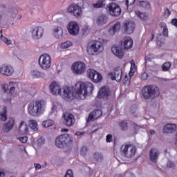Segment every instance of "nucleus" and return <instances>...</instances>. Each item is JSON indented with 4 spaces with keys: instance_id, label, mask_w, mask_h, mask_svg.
I'll use <instances>...</instances> for the list:
<instances>
[{
    "instance_id": "nucleus-49",
    "label": "nucleus",
    "mask_w": 177,
    "mask_h": 177,
    "mask_svg": "<svg viewBox=\"0 0 177 177\" xmlns=\"http://www.w3.org/2000/svg\"><path fill=\"white\" fill-rule=\"evenodd\" d=\"M37 143H38L39 146H42V145H44V143H45V138H44V137H41L40 138H39L37 140Z\"/></svg>"
},
{
    "instance_id": "nucleus-27",
    "label": "nucleus",
    "mask_w": 177,
    "mask_h": 177,
    "mask_svg": "<svg viewBox=\"0 0 177 177\" xmlns=\"http://www.w3.org/2000/svg\"><path fill=\"white\" fill-rule=\"evenodd\" d=\"M31 75L33 78H45L46 75L44 72H41L37 69L32 70Z\"/></svg>"
},
{
    "instance_id": "nucleus-2",
    "label": "nucleus",
    "mask_w": 177,
    "mask_h": 177,
    "mask_svg": "<svg viewBox=\"0 0 177 177\" xmlns=\"http://www.w3.org/2000/svg\"><path fill=\"white\" fill-rule=\"evenodd\" d=\"M46 102L43 100H37L30 102L28 106V113L32 117H39L45 113Z\"/></svg>"
},
{
    "instance_id": "nucleus-38",
    "label": "nucleus",
    "mask_w": 177,
    "mask_h": 177,
    "mask_svg": "<svg viewBox=\"0 0 177 177\" xmlns=\"http://www.w3.org/2000/svg\"><path fill=\"white\" fill-rule=\"evenodd\" d=\"M119 126L122 131H127V129H128V122H127L126 121L121 122L119 124Z\"/></svg>"
},
{
    "instance_id": "nucleus-61",
    "label": "nucleus",
    "mask_w": 177,
    "mask_h": 177,
    "mask_svg": "<svg viewBox=\"0 0 177 177\" xmlns=\"http://www.w3.org/2000/svg\"><path fill=\"white\" fill-rule=\"evenodd\" d=\"M10 15H11L12 17H16V11L15 12H10Z\"/></svg>"
},
{
    "instance_id": "nucleus-32",
    "label": "nucleus",
    "mask_w": 177,
    "mask_h": 177,
    "mask_svg": "<svg viewBox=\"0 0 177 177\" xmlns=\"http://www.w3.org/2000/svg\"><path fill=\"white\" fill-rule=\"evenodd\" d=\"M29 127L31 128V129L35 131V132L38 131V123H37L36 120H29Z\"/></svg>"
},
{
    "instance_id": "nucleus-11",
    "label": "nucleus",
    "mask_w": 177,
    "mask_h": 177,
    "mask_svg": "<svg viewBox=\"0 0 177 177\" xmlns=\"http://www.w3.org/2000/svg\"><path fill=\"white\" fill-rule=\"evenodd\" d=\"M109 77L113 81L120 82L122 80V69L120 67L115 68L113 73L111 72L109 73Z\"/></svg>"
},
{
    "instance_id": "nucleus-55",
    "label": "nucleus",
    "mask_w": 177,
    "mask_h": 177,
    "mask_svg": "<svg viewBox=\"0 0 177 177\" xmlns=\"http://www.w3.org/2000/svg\"><path fill=\"white\" fill-rule=\"evenodd\" d=\"M34 167H35L36 171H38V169H41V166L39 163H35Z\"/></svg>"
},
{
    "instance_id": "nucleus-39",
    "label": "nucleus",
    "mask_w": 177,
    "mask_h": 177,
    "mask_svg": "<svg viewBox=\"0 0 177 177\" xmlns=\"http://www.w3.org/2000/svg\"><path fill=\"white\" fill-rule=\"evenodd\" d=\"M171 62H165L162 66V71H168V70H169V68H171Z\"/></svg>"
},
{
    "instance_id": "nucleus-62",
    "label": "nucleus",
    "mask_w": 177,
    "mask_h": 177,
    "mask_svg": "<svg viewBox=\"0 0 177 177\" xmlns=\"http://www.w3.org/2000/svg\"><path fill=\"white\" fill-rule=\"evenodd\" d=\"M165 15H167V16H169L171 15V11L169 10V9L166 10Z\"/></svg>"
},
{
    "instance_id": "nucleus-57",
    "label": "nucleus",
    "mask_w": 177,
    "mask_h": 177,
    "mask_svg": "<svg viewBox=\"0 0 177 177\" xmlns=\"http://www.w3.org/2000/svg\"><path fill=\"white\" fill-rule=\"evenodd\" d=\"M159 26L161 28H163V29L167 28V24L164 22L160 23Z\"/></svg>"
},
{
    "instance_id": "nucleus-41",
    "label": "nucleus",
    "mask_w": 177,
    "mask_h": 177,
    "mask_svg": "<svg viewBox=\"0 0 177 177\" xmlns=\"http://www.w3.org/2000/svg\"><path fill=\"white\" fill-rule=\"evenodd\" d=\"M1 39L3 42L6 44V45H12V40L5 37L2 34L1 35Z\"/></svg>"
},
{
    "instance_id": "nucleus-6",
    "label": "nucleus",
    "mask_w": 177,
    "mask_h": 177,
    "mask_svg": "<svg viewBox=\"0 0 177 177\" xmlns=\"http://www.w3.org/2000/svg\"><path fill=\"white\" fill-rule=\"evenodd\" d=\"M73 142V138L68 134H63L58 136L55 140V146L59 149L66 147L67 145H71Z\"/></svg>"
},
{
    "instance_id": "nucleus-51",
    "label": "nucleus",
    "mask_w": 177,
    "mask_h": 177,
    "mask_svg": "<svg viewBox=\"0 0 177 177\" xmlns=\"http://www.w3.org/2000/svg\"><path fill=\"white\" fill-rule=\"evenodd\" d=\"M136 0H126V5L128 8V6H131L135 3Z\"/></svg>"
},
{
    "instance_id": "nucleus-56",
    "label": "nucleus",
    "mask_w": 177,
    "mask_h": 177,
    "mask_svg": "<svg viewBox=\"0 0 177 177\" xmlns=\"http://www.w3.org/2000/svg\"><path fill=\"white\" fill-rule=\"evenodd\" d=\"M162 34L165 37H168V28L163 29Z\"/></svg>"
},
{
    "instance_id": "nucleus-46",
    "label": "nucleus",
    "mask_w": 177,
    "mask_h": 177,
    "mask_svg": "<svg viewBox=\"0 0 177 177\" xmlns=\"http://www.w3.org/2000/svg\"><path fill=\"white\" fill-rule=\"evenodd\" d=\"M106 142L107 143H111V142H113V135H111V134H108V135L106 136Z\"/></svg>"
},
{
    "instance_id": "nucleus-42",
    "label": "nucleus",
    "mask_w": 177,
    "mask_h": 177,
    "mask_svg": "<svg viewBox=\"0 0 177 177\" xmlns=\"http://www.w3.org/2000/svg\"><path fill=\"white\" fill-rule=\"evenodd\" d=\"M86 153H88V147L83 146L80 149V154L81 156H86Z\"/></svg>"
},
{
    "instance_id": "nucleus-47",
    "label": "nucleus",
    "mask_w": 177,
    "mask_h": 177,
    "mask_svg": "<svg viewBox=\"0 0 177 177\" xmlns=\"http://www.w3.org/2000/svg\"><path fill=\"white\" fill-rule=\"evenodd\" d=\"M64 177H74V174L73 173V170L71 169L68 170Z\"/></svg>"
},
{
    "instance_id": "nucleus-34",
    "label": "nucleus",
    "mask_w": 177,
    "mask_h": 177,
    "mask_svg": "<svg viewBox=\"0 0 177 177\" xmlns=\"http://www.w3.org/2000/svg\"><path fill=\"white\" fill-rule=\"evenodd\" d=\"M55 124V122L53 120H47L42 122L41 125L44 128H49V127H52Z\"/></svg>"
},
{
    "instance_id": "nucleus-12",
    "label": "nucleus",
    "mask_w": 177,
    "mask_h": 177,
    "mask_svg": "<svg viewBox=\"0 0 177 177\" xmlns=\"http://www.w3.org/2000/svg\"><path fill=\"white\" fill-rule=\"evenodd\" d=\"M15 73V68L11 65H2L0 66V74L1 75H6V77H10Z\"/></svg>"
},
{
    "instance_id": "nucleus-8",
    "label": "nucleus",
    "mask_w": 177,
    "mask_h": 177,
    "mask_svg": "<svg viewBox=\"0 0 177 177\" xmlns=\"http://www.w3.org/2000/svg\"><path fill=\"white\" fill-rule=\"evenodd\" d=\"M106 12L111 16L117 17L121 15V8L115 3H111L106 7Z\"/></svg>"
},
{
    "instance_id": "nucleus-48",
    "label": "nucleus",
    "mask_w": 177,
    "mask_h": 177,
    "mask_svg": "<svg viewBox=\"0 0 177 177\" xmlns=\"http://www.w3.org/2000/svg\"><path fill=\"white\" fill-rule=\"evenodd\" d=\"M2 88H3V91H4V92L6 93V92H9V89L10 86H9V84H3Z\"/></svg>"
},
{
    "instance_id": "nucleus-4",
    "label": "nucleus",
    "mask_w": 177,
    "mask_h": 177,
    "mask_svg": "<svg viewBox=\"0 0 177 177\" xmlns=\"http://www.w3.org/2000/svg\"><path fill=\"white\" fill-rule=\"evenodd\" d=\"M142 93L146 100L156 99L160 96V88L156 85L145 86L142 90Z\"/></svg>"
},
{
    "instance_id": "nucleus-23",
    "label": "nucleus",
    "mask_w": 177,
    "mask_h": 177,
    "mask_svg": "<svg viewBox=\"0 0 177 177\" xmlns=\"http://www.w3.org/2000/svg\"><path fill=\"white\" fill-rule=\"evenodd\" d=\"M110 95V90L107 87H102L100 89L98 97L100 99H107Z\"/></svg>"
},
{
    "instance_id": "nucleus-33",
    "label": "nucleus",
    "mask_w": 177,
    "mask_h": 177,
    "mask_svg": "<svg viewBox=\"0 0 177 177\" xmlns=\"http://www.w3.org/2000/svg\"><path fill=\"white\" fill-rule=\"evenodd\" d=\"M106 3H104V0H98L96 3L93 4V8L95 9H100V8H104Z\"/></svg>"
},
{
    "instance_id": "nucleus-58",
    "label": "nucleus",
    "mask_w": 177,
    "mask_h": 177,
    "mask_svg": "<svg viewBox=\"0 0 177 177\" xmlns=\"http://www.w3.org/2000/svg\"><path fill=\"white\" fill-rule=\"evenodd\" d=\"M171 24L175 26V27H177V19H173L171 20Z\"/></svg>"
},
{
    "instance_id": "nucleus-53",
    "label": "nucleus",
    "mask_w": 177,
    "mask_h": 177,
    "mask_svg": "<svg viewBox=\"0 0 177 177\" xmlns=\"http://www.w3.org/2000/svg\"><path fill=\"white\" fill-rule=\"evenodd\" d=\"M76 136H78V138H82L84 135H85V132H81V131H77L75 133Z\"/></svg>"
},
{
    "instance_id": "nucleus-44",
    "label": "nucleus",
    "mask_w": 177,
    "mask_h": 177,
    "mask_svg": "<svg viewBox=\"0 0 177 177\" xmlns=\"http://www.w3.org/2000/svg\"><path fill=\"white\" fill-rule=\"evenodd\" d=\"M136 71V65L135 64V61H131V73H135Z\"/></svg>"
},
{
    "instance_id": "nucleus-26",
    "label": "nucleus",
    "mask_w": 177,
    "mask_h": 177,
    "mask_svg": "<svg viewBox=\"0 0 177 177\" xmlns=\"http://www.w3.org/2000/svg\"><path fill=\"white\" fill-rule=\"evenodd\" d=\"M9 86V94L13 97L17 96V91H16V87L17 86V83L16 82H10Z\"/></svg>"
},
{
    "instance_id": "nucleus-3",
    "label": "nucleus",
    "mask_w": 177,
    "mask_h": 177,
    "mask_svg": "<svg viewBox=\"0 0 177 177\" xmlns=\"http://www.w3.org/2000/svg\"><path fill=\"white\" fill-rule=\"evenodd\" d=\"M86 50L88 55L95 56V55H100L104 50V46L100 41L94 40L88 42Z\"/></svg>"
},
{
    "instance_id": "nucleus-20",
    "label": "nucleus",
    "mask_w": 177,
    "mask_h": 177,
    "mask_svg": "<svg viewBox=\"0 0 177 177\" xmlns=\"http://www.w3.org/2000/svg\"><path fill=\"white\" fill-rule=\"evenodd\" d=\"M111 51L113 55H115V56H117V57H118L119 59H122V57H124V51L119 46H112Z\"/></svg>"
},
{
    "instance_id": "nucleus-63",
    "label": "nucleus",
    "mask_w": 177,
    "mask_h": 177,
    "mask_svg": "<svg viewBox=\"0 0 177 177\" xmlns=\"http://www.w3.org/2000/svg\"><path fill=\"white\" fill-rule=\"evenodd\" d=\"M149 133L150 135H154L156 133V131H154V130H150Z\"/></svg>"
},
{
    "instance_id": "nucleus-5",
    "label": "nucleus",
    "mask_w": 177,
    "mask_h": 177,
    "mask_svg": "<svg viewBox=\"0 0 177 177\" xmlns=\"http://www.w3.org/2000/svg\"><path fill=\"white\" fill-rule=\"evenodd\" d=\"M136 151V147L131 144H124L122 145L120 148V153L122 156L126 158H132L133 157H135Z\"/></svg>"
},
{
    "instance_id": "nucleus-17",
    "label": "nucleus",
    "mask_w": 177,
    "mask_h": 177,
    "mask_svg": "<svg viewBox=\"0 0 177 177\" xmlns=\"http://www.w3.org/2000/svg\"><path fill=\"white\" fill-rule=\"evenodd\" d=\"M44 35V28L41 26H37L32 31V36L34 39H39Z\"/></svg>"
},
{
    "instance_id": "nucleus-13",
    "label": "nucleus",
    "mask_w": 177,
    "mask_h": 177,
    "mask_svg": "<svg viewBox=\"0 0 177 177\" xmlns=\"http://www.w3.org/2000/svg\"><path fill=\"white\" fill-rule=\"evenodd\" d=\"M67 29L71 35H77L80 32V26L75 21H71L67 26Z\"/></svg>"
},
{
    "instance_id": "nucleus-15",
    "label": "nucleus",
    "mask_w": 177,
    "mask_h": 177,
    "mask_svg": "<svg viewBox=\"0 0 177 177\" xmlns=\"http://www.w3.org/2000/svg\"><path fill=\"white\" fill-rule=\"evenodd\" d=\"M133 46V40L132 38L129 37H124L121 41V47L124 50H128V49H131Z\"/></svg>"
},
{
    "instance_id": "nucleus-24",
    "label": "nucleus",
    "mask_w": 177,
    "mask_h": 177,
    "mask_svg": "<svg viewBox=\"0 0 177 177\" xmlns=\"http://www.w3.org/2000/svg\"><path fill=\"white\" fill-rule=\"evenodd\" d=\"M108 17L104 14H100L96 18V23L97 26H103V24H106L107 23Z\"/></svg>"
},
{
    "instance_id": "nucleus-50",
    "label": "nucleus",
    "mask_w": 177,
    "mask_h": 177,
    "mask_svg": "<svg viewBox=\"0 0 177 177\" xmlns=\"http://www.w3.org/2000/svg\"><path fill=\"white\" fill-rule=\"evenodd\" d=\"M167 168H174L175 167V163H174V162L169 160L167 162Z\"/></svg>"
},
{
    "instance_id": "nucleus-35",
    "label": "nucleus",
    "mask_w": 177,
    "mask_h": 177,
    "mask_svg": "<svg viewBox=\"0 0 177 177\" xmlns=\"http://www.w3.org/2000/svg\"><path fill=\"white\" fill-rule=\"evenodd\" d=\"M76 10H75V12H73V16H75V17H80V16L82 15V9L81 8V7H80V6H77V8H75Z\"/></svg>"
},
{
    "instance_id": "nucleus-25",
    "label": "nucleus",
    "mask_w": 177,
    "mask_h": 177,
    "mask_svg": "<svg viewBox=\"0 0 177 177\" xmlns=\"http://www.w3.org/2000/svg\"><path fill=\"white\" fill-rule=\"evenodd\" d=\"M53 34L55 38L60 39V38H62L63 36V28H62L60 26L54 27L53 29Z\"/></svg>"
},
{
    "instance_id": "nucleus-52",
    "label": "nucleus",
    "mask_w": 177,
    "mask_h": 177,
    "mask_svg": "<svg viewBox=\"0 0 177 177\" xmlns=\"http://www.w3.org/2000/svg\"><path fill=\"white\" fill-rule=\"evenodd\" d=\"M28 139V138H27L26 136L19 138V140H20V142H21L22 143H27Z\"/></svg>"
},
{
    "instance_id": "nucleus-18",
    "label": "nucleus",
    "mask_w": 177,
    "mask_h": 177,
    "mask_svg": "<svg viewBox=\"0 0 177 177\" xmlns=\"http://www.w3.org/2000/svg\"><path fill=\"white\" fill-rule=\"evenodd\" d=\"M15 126V118H10L7 122L4 123L3 127V131L4 132H10L13 129V127Z\"/></svg>"
},
{
    "instance_id": "nucleus-43",
    "label": "nucleus",
    "mask_w": 177,
    "mask_h": 177,
    "mask_svg": "<svg viewBox=\"0 0 177 177\" xmlns=\"http://www.w3.org/2000/svg\"><path fill=\"white\" fill-rule=\"evenodd\" d=\"M50 115H53V117L56 116V114H57V106H53L51 109Z\"/></svg>"
},
{
    "instance_id": "nucleus-21",
    "label": "nucleus",
    "mask_w": 177,
    "mask_h": 177,
    "mask_svg": "<svg viewBox=\"0 0 177 177\" xmlns=\"http://www.w3.org/2000/svg\"><path fill=\"white\" fill-rule=\"evenodd\" d=\"M124 30L127 34H132L135 31V23L126 21L124 23Z\"/></svg>"
},
{
    "instance_id": "nucleus-7",
    "label": "nucleus",
    "mask_w": 177,
    "mask_h": 177,
    "mask_svg": "<svg viewBox=\"0 0 177 177\" xmlns=\"http://www.w3.org/2000/svg\"><path fill=\"white\" fill-rule=\"evenodd\" d=\"M39 64L42 70H49L52 66V58L48 54H43L39 58Z\"/></svg>"
},
{
    "instance_id": "nucleus-19",
    "label": "nucleus",
    "mask_w": 177,
    "mask_h": 177,
    "mask_svg": "<svg viewBox=\"0 0 177 177\" xmlns=\"http://www.w3.org/2000/svg\"><path fill=\"white\" fill-rule=\"evenodd\" d=\"M102 114L101 110L97 109L90 113L88 115V118L87 119V122H91L92 121H95V120H97L99 117H100Z\"/></svg>"
},
{
    "instance_id": "nucleus-28",
    "label": "nucleus",
    "mask_w": 177,
    "mask_h": 177,
    "mask_svg": "<svg viewBox=\"0 0 177 177\" xmlns=\"http://www.w3.org/2000/svg\"><path fill=\"white\" fill-rule=\"evenodd\" d=\"M7 110L6 106H0V120L6 121L8 115H6Z\"/></svg>"
},
{
    "instance_id": "nucleus-16",
    "label": "nucleus",
    "mask_w": 177,
    "mask_h": 177,
    "mask_svg": "<svg viewBox=\"0 0 177 177\" xmlns=\"http://www.w3.org/2000/svg\"><path fill=\"white\" fill-rule=\"evenodd\" d=\"M160 157V151L156 148H153L149 151V159L153 164H157L158 158Z\"/></svg>"
},
{
    "instance_id": "nucleus-9",
    "label": "nucleus",
    "mask_w": 177,
    "mask_h": 177,
    "mask_svg": "<svg viewBox=\"0 0 177 177\" xmlns=\"http://www.w3.org/2000/svg\"><path fill=\"white\" fill-rule=\"evenodd\" d=\"M72 71L73 74H77V75H81L86 71V66L84 62H77L72 65Z\"/></svg>"
},
{
    "instance_id": "nucleus-31",
    "label": "nucleus",
    "mask_w": 177,
    "mask_h": 177,
    "mask_svg": "<svg viewBox=\"0 0 177 177\" xmlns=\"http://www.w3.org/2000/svg\"><path fill=\"white\" fill-rule=\"evenodd\" d=\"M93 157L97 162H100L103 161V154L100 152H95L93 153Z\"/></svg>"
},
{
    "instance_id": "nucleus-10",
    "label": "nucleus",
    "mask_w": 177,
    "mask_h": 177,
    "mask_svg": "<svg viewBox=\"0 0 177 177\" xmlns=\"http://www.w3.org/2000/svg\"><path fill=\"white\" fill-rule=\"evenodd\" d=\"M87 75L93 82H95V84H97L102 81L103 77H102V75L99 73L97 71L93 70V69H89L87 71Z\"/></svg>"
},
{
    "instance_id": "nucleus-60",
    "label": "nucleus",
    "mask_w": 177,
    "mask_h": 177,
    "mask_svg": "<svg viewBox=\"0 0 177 177\" xmlns=\"http://www.w3.org/2000/svg\"><path fill=\"white\" fill-rule=\"evenodd\" d=\"M5 175H6L5 171L0 170V177H5Z\"/></svg>"
},
{
    "instance_id": "nucleus-45",
    "label": "nucleus",
    "mask_w": 177,
    "mask_h": 177,
    "mask_svg": "<svg viewBox=\"0 0 177 177\" xmlns=\"http://www.w3.org/2000/svg\"><path fill=\"white\" fill-rule=\"evenodd\" d=\"M123 84L126 86H128L129 85V84H131V79L128 78L127 75H126L124 78L123 79Z\"/></svg>"
},
{
    "instance_id": "nucleus-14",
    "label": "nucleus",
    "mask_w": 177,
    "mask_h": 177,
    "mask_svg": "<svg viewBox=\"0 0 177 177\" xmlns=\"http://www.w3.org/2000/svg\"><path fill=\"white\" fill-rule=\"evenodd\" d=\"M64 124L67 127H73L75 123V118H74V115L68 113H64Z\"/></svg>"
},
{
    "instance_id": "nucleus-36",
    "label": "nucleus",
    "mask_w": 177,
    "mask_h": 177,
    "mask_svg": "<svg viewBox=\"0 0 177 177\" xmlns=\"http://www.w3.org/2000/svg\"><path fill=\"white\" fill-rule=\"evenodd\" d=\"M136 15L140 17V19H141V20H147L148 17L147 15H146V13H143V12H140L139 11H136L135 12Z\"/></svg>"
},
{
    "instance_id": "nucleus-54",
    "label": "nucleus",
    "mask_w": 177,
    "mask_h": 177,
    "mask_svg": "<svg viewBox=\"0 0 177 177\" xmlns=\"http://www.w3.org/2000/svg\"><path fill=\"white\" fill-rule=\"evenodd\" d=\"M149 77V75L147 74V73L146 72H144L142 74V80H143L144 81H146V79L148 78Z\"/></svg>"
},
{
    "instance_id": "nucleus-59",
    "label": "nucleus",
    "mask_w": 177,
    "mask_h": 177,
    "mask_svg": "<svg viewBox=\"0 0 177 177\" xmlns=\"http://www.w3.org/2000/svg\"><path fill=\"white\" fill-rule=\"evenodd\" d=\"M83 31L86 33L88 32L89 31V28L88 26H84L83 28Z\"/></svg>"
},
{
    "instance_id": "nucleus-64",
    "label": "nucleus",
    "mask_w": 177,
    "mask_h": 177,
    "mask_svg": "<svg viewBox=\"0 0 177 177\" xmlns=\"http://www.w3.org/2000/svg\"><path fill=\"white\" fill-rule=\"evenodd\" d=\"M62 132H68V130L66 129H62Z\"/></svg>"
},
{
    "instance_id": "nucleus-37",
    "label": "nucleus",
    "mask_w": 177,
    "mask_h": 177,
    "mask_svg": "<svg viewBox=\"0 0 177 177\" xmlns=\"http://www.w3.org/2000/svg\"><path fill=\"white\" fill-rule=\"evenodd\" d=\"M77 7H78V5L73 3L68 7L67 10L68 13H71L73 15V12H75Z\"/></svg>"
},
{
    "instance_id": "nucleus-30",
    "label": "nucleus",
    "mask_w": 177,
    "mask_h": 177,
    "mask_svg": "<svg viewBox=\"0 0 177 177\" xmlns=\"http://www.w3.org/2000/svg\"><path fill=\"white\" fill-rule=\"evenodd\" d=\"M120 28H121V23L118 21L115 23L112 28L110 29L109 32L110 34H112V35H114V34H115L117 31H120Z\"/></svg>"
},
{
    "instance_id": "nucleus-40",
    "label": "nucleus",
    "mask_w": 177,
    "mask_h": 177,
    "mask_svg": "<svg viewBox=\"0 0 177 177\" xmlns=\"http://www.w3.org/2000/svg\"><path fill=\"white\" fill-rule=\"evenodd\" d=\"M73 46V42H71L70 41H66L62 44V49H67V48H70V46Z\"/></svg>"
},
{
    "instance_id": "nucleus-29",
    "label": "nucleus",
    "mask_w": 177,
    "mask_h": 177,
    "mask_svg": "<svg viewBox=\"0 0 177 177\" xmlns=\"http://www.w3.org/2000/svg\"><path fill=\"white\" fill-rule=\"evenodd\" d=\"M19 131L21 133H25V134L28 133V127L27 126V124H26V122L21 121L20 122Z\"/></svg>"
},
{
    "instance_id": "nucleus-1",
    "label": "nucleus",
    "mask_w": 177,
    "mask_h": 177,
    "mask_svg": "<svg viewBox=\"0 0 177 177\" xmlns=\"http://www.w3.org/2000/svg\"><path fill=\"white\" fill-rule=\"evenodd\" d=\"M49 90L52 95H60L62 98L65 99V100H67V99H71V100L74 97H77L79 100H84L86 95H88V93H92L93 84L91 82H78L76 83L75 88H74L75 93H74L73 88L68 87L63 88L62 92L60 84L53 82L50 84Z\"/></svg>"
},
{
    "instance_id": "nucleus-22",
    "label": "nucleus",
    "mask_w": 177,
    "mask_h": 177,
    "mask_svg": "<svg viewBox=\"0 0 177 177\" xmlns=\"http://www.w3.org/2000/svg\"><path fill=\"white\" fill-rule=\"evenodd\" d=\"M163 133H173L176 131V124H167L163 127Z\"/></svg>"
}]
</instances>
